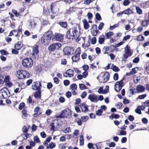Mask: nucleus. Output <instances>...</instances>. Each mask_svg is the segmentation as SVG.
<instances>
[{"label": "nucleus", "mask_w": 149, "mask_h": 149, "mask_svg": "<svg viewBox=\"0 0 149 149\" xmlns=\"http://www.w3.org/2000/svg\"><path fill=\"white\" fill-rule=\"evenodd\" d=\"M52 33L51 32H47L45 33L41 38V43L45 45L49 44L51 39L52 40Z\"/></svg>", "instance_id": "nucleus-1"}, {"label": "nucleus", "mask_w": 149, "mask_h": 149, "mask_svg": "<svg viewBox=\"0 0 149 149\" xmlns=\"http://www.w3.org/2000/svg\"><path fill=\"white\" fill-rule=\"evenodd\" d=\"M75 26H74L72 29L70 28L69 29L67 32L66 37L68 39H70L75 38L76 36V33L78 31L77 30V26L78 24H75Z\"/></svg>", "instance_id": "nucleus-2"}, {"label": "nucleus", "mask_w": 149, "mask_h": 149, "mask_svg": "<svg viewBox=\"0 0 149 149\" xmlns=\"http://www.w3.org/2000/svg\"><path fill=\"white\" fill-rule=\"evenodd\" d=\"M22 65L25 68L31 67L33 64V60L30 58H26L24 59L22 61Z\"/></svg>", "instance_id": "nucleus-3"}, {"label": "nucleus", "mask_w": 149, "mask_h": 149, "mask_svg": "<svg viewBox=\"0 0 149 149\" xmlns=\"http://www.w3.org/2000/svg\"><path fill=\"white\" fill-rule=\"evenodd\" d=\"M61 43L58 42L53 43L50 45L48 47V50L49 52H54L58 50L61 47Z\"/></svg>", "instance_id": "nucleus-4"}, {"label": "nucleus", "mask_w": 149, "mask_h": 149, "mask_svg": "<svg viewBox=\"0 0 149 149\" xmlns=\"http://www.w3.org/2000/svg\"><path fill=\"white\" fill-rule=\"evenodd\" d=\"M29 75V73L25 70H19L17 71V76L20 79L28 77Z\"/></svg>", "instance_id": "nucleus-5"}, {"label": "nucleus", "mask_w": 149, "mask_h": 149, "mask_svg": "<svg viewBox=\"0 0 149 149\" xmlns=\"http://www.w3.org/2000/svg\"><path fill=\"white\" fill-rule=\"evenodd\" d=\"M125 79V78L123 77L120 80L117 81L114 86V89L116 92L120 91L124 86L123 81Z\"/></svg>", "instance_id": "nucleus-6"}, {"label": "nucleus", "mask_w": 149, "mask_h": 149, "mask_svg": "<svg viewBox=\"0 0 149 149\" xmlns=\"http://www.w3.org/2000/svg\"><path fill=\"white\" fill-rule=\"evenodd\" d=\"M52 40H55L56 41H61L64 38V35L58 33H55V35L52 34Z\"/></svg>", "instance_id": "nucleus-7"}, {"label": "nucleus", "mask_w": 149, "mask_h": 149, "mask_svg": "<svg viewBox=\"0 0 149 149\" xmlns=\"http://www.w3.org/2000/svg\"><path fill=\"white\" fill-rule=\"evenodd\" d=\"M42 86L39 81H36L34 82L32 85V89L34 90H41Z\"/></svg>", "instance_id": "nucleus-8"}, {"label": "nucleus", "mask_w": 149, "mask_h": 149, "mask_svg": "<svg viewBox=\"0 0 149 149\" xmlns=\"http://www.w3.org/2000/svg\"><path fill=\"white\" fill-rule=\"evenodd\" d=\"M77 53L74 56H72L71 58L73 62H77L79 60L80 58V55L81 53L80 48L79 47L77 48Z\"/></svg>", "instance_id": "nucleus-9"}, {"label": "nucleus", "mask_w": 149, "mask_h": 149, "mask_svg": "<svg viewBox=\"0 0 149 149\" xmlns=\"http://www.w3.org/2000/svg\"><path fill=\"white\" fill-rule=\"evenodd\" d=\"M89 117L87 116H81V118H78L77 119L78 120L77 121V123L79 126L81 125L83 122H86L88 119Z\"/></svg>", "instance_id": "nucleus-10"}, {"label": "nucleus", "mask_w": 149, "mask_h": 149, "mask_svg": "<svg viewBox=\"0 0 149 149\" xmlns=\"http://www.w3.org/2000/svg\"><path fill=\"white\" fill-rule=\"evenodd\" d=\"M88 99L91 102L96 103L98 101V96L94 93L89 95Z\"/></svg>", "instance_id": "nucleus-11"}, {"label": "nucleus", "mask_w": 149, "mask_h": 149, "mask_svg": "<svg viewBox=\"0 0 149 149\" xmlns=\"http://www.w3.org/2000/svg\"><path fill=\"white\" fill-rule=\"evenodd\" d=\"M39 46L38 45H36L33 49L32 51V56L34 57L36 59L38 58V55L39 51L38 49Z\"/></svg>", "instance_id": "nucleus-12"}, {"label": "nucleus", "mask_w": 149, "mask_h": 149, "mask_svg": "<svg viewBox=\"0 0 149 149\" xmlns=\"http://www.w3.org/2000/svg\"><path fill=\"white\" fill-rule=\"evenodd\" d=\"M74 48L71 47H65L63 49V52L64 54L65 55H69L71 54V52L72 50L73 52L74 50Z\"/></svg>", "instance_id": "nucleus-13"}, {"label": "nucleus", "mask_w": 149, "mask_h": 149, "mask_svg": "<svg viewBox=\"0 0 149 149\" xmlns=\"http://www.w3.org/2000/svg\"><path fill=\"white\" fill-rule=\"evenodd\" d=\"M79 107L81 109L82 112H86L89 111L88 106L85 104V103H82L80 104Z\"/></svg>", "instance_id": "nucleus-14"}, {"label": "nucleus", "mask_w": 149, "mask_h": 149, "mask_svg": "<svg viewBox=\"0 0 149 149\" xmlns=\"http://www.w3.org/2000/svg\"><path fill=\"white\" fill-rule=\"evenodd\" d=\"M146 89V88L144 86L142 85H137L136 89L137 93H139L144 92Z\"/></svg>", "instance_id": "nucleus-15"}, {"label": "nucleus", "mask_w": 149, "mask_h": 149, "mask_svg": "<svg viewBox=\"0 0 149 149\" xmlns=\"http://www.w3.org/2000/svg\"><path fill=\"white\" fill-rule=\"evenodd\" d=\"M109 74L108 72H106L102 76L103 78V83H105L108 81L109 78Z\"/></svg>", "instance_id": "nucleus-16"}, {"label": "nucleus", "mask_w": 149, "mask_h": 149, "mask_svg": "<svg viewBox=\"0 0 149 149\" xmlns=\"http://www.w3.org/2000/svg\"><path fill=\"white\" fill-rule=\"evenodd\" d=\"M63 111L65 118L67 117L68 116H70L72 114V111L69 109H65L63 110Z\"/></svg>", "instance_id": "nucleus-17"}, {"label": "nucleus", "mask_w": 149, "mask_h": 149, "mask_svg": "<svg viewBox=\"0 0 149 149\" xmlns=\"http://www.w3.org/2000/svg\"><path fill=\"white\" fill-rule=\"evenodd\" d=\"M37 91H36L33 94L34 96L36 98V99L40 98L41 97V90Z\"/></svg>", "instance_id": "nucleus-18"}, {"label": "nucleus", "mask_w": 149, "mask_h": 149, "mask_svg": "<svg viewBox=\"0 0 149 149\" xmlns=\"http://www.w3.org/2000/svg\"><path fill=\"white\" fill-rule=\"evenodd\" d=\"M82 22L83 23L84 29L85 30L88 29L89 27L90 26L87 20L85 19H83Z\"/></svg>", "instance_id": "nucleus-19"}, {"label": "nucleus", "mask_w": 149, "mask_h": 149, "mask_svg": "<svg viewBox=\"0 0 149 149\" xmlns=\"http://www.w3.org/2000/svg\"><path fill=\"white\" fill-rule=\"evenodd\" d=\"M125 53L126 54H128L131 53L132 55L133 52L131 51L130 48L128 45H127L125 48Z\"/></svg>", "instance_id": "nucleus-20"}, {"label": "nucleus", "mask_w": 149, "mask_h": 149, "mask_svg": "<svg viewBox=\"0 0 149 149\" xmlns=\"http://www.w3.org/2000/svg\"><path fill=\"white\" fill-rule=\"evenodd\" d=\"M120 117V116L118 114L115 113H112L111 116H109V118L111 120H113V118L117 119L119 118Z\"/></svg>", "instance_id": "nucleus-21"}, {"label": "nucleus", "mask_w": 149, "mask_h": 149, "mask_svg": "<svg viewBox=\"0 0 149 149\" xmlns=\"http://www.w3.org/2000/svg\"><path fill=\"white\" fill-rule=\"evenodd\" d=\"M105 36L104 35H100L98 38V42L99 44H102L105 41Z\"/></svg>", "instance_id": "nucleus-22"}, {"label": "nucleus", "mask_w": 149, "mask_h": 149, "mask_svg": "<svg viewBox=\"0 0 149 149\" xmlns=\"http://www.w3.org/2000/svg\"><path fill=\"white\" fill-rule=\"evenodd\" d=\"M55 117L56 118H65V115H64L63 111V110L59 114H57L55 116Z\"/></svg>", "instance_id": "nucleus-23"}, {"label": "nucleus", "mask_w": 149, "mask_h": 149, "mask_svg": "<svg viewBox=\"0 0 149 149\" xmlns=\"http://www.w3.org/2000/svg\"><path fill=\"white\" fill-rule=\"evenodd\" d=\"M23 45H22V42L20 41L18 42L14 46L15 49H17L18 50H19L22 47Z\"/></svg>", "instance_id": "nucleus-24"}, {"label": "nucleus", "mask_w": 149, "mask_h": 149, "mask_svg": "<svg viewBox=\"0 0 149 149\" xmlns=\"http://www.w3.org/2000/svg\"><path fill=\"white\" fill-rule=\"evenodd\" d=\"M58 24L64 28H66L68 26L67 23L66 22H60L58 23Z\"/></svg>", "instance_id": "nucleus-25"}, {"label": "nucleus", "mask_w": 149, "mask_h": 149, "mask_svg": "<svg viewBox=\"0 0 149 149\" xmlns=\"http://www.w3.org/2000/svg\"><path fill=\"white\" fill-rule=\"evenodd\" d=\"M56 145L54 143L51 142L48 145L46 146V148L47 149H52L56 147Z\"/></svg>", "instance_id": "nucleus-26"}, {"label": "nucleus", "mask_w": 149, "mask_h": 149, "mask_svg": "<svg viewBox=\"0 0 149 149\" xmlns=\"http://www.w3.org/2000/svg\"><path fill=\"white\" fill-rule=\"evenodd\" d=\"M113 33L111 31H109L107 33H105V35L106 38L107 39H110L111 37L113 35Z\"/></svg>", "instance_id": "nucleus-27"}, {"label": "nucleus", "mask_w": 149, "mask_h": 149, "mask_svg": "<svg viewBox=\"0 0 149 149\" xmlns=\"http://www.w3.org/2000/svg\"><path fill=\"white\" fill-rule=\"evenodd\" d=\"M123 13L126 15H130L132 13V10L129 8L124 10L123 11Z\"/></svg>", "instance_id": "nucleus-28"}, {"label": "nucleus", "mask_w": 149, "mask_h": 149, "mask_svg": "<svg viewBox=\"0 0 149 149\" xmlns=\"http://www.w3.org/2000/svg\"><path fill=\"white\" fill-rule=\"evenodd\" d=\"M111 69L114 72H118L120 71V69L116 66L113 64H112V66Z\"/></svg>", "instance_id": "nucleus-29"}, {"label": "nucleus", "mask_w": 149, "mask_h": 149, "mask_svg": "<svg viewBox=\"0 0 149 149\" xmlns=\"http://www.w3.org/2000/svg\"><path fill=\"white\" fill-rule=\"evenodd\" d=\"M131 53L128 54H125L123 55V58L122 59V61H124L125 62L126 61V59L128 58V57L131 56H132Z\"/></svg>", "instance_id": "nucleus-30"}, {"label": "nucleus", "mask_w": 149, "mask_h": 149, "mask_svg": "<svg viewBox=\"0 0 149 149\" xmlns=\"http://www.w3.org/2000/svg\"><path fill=\"white\" fill-rule=\"evenodd\" d=\"M79 88L81 90H83L86 89H88L86 85L83 84H79Z\"/></svg>", "instance_id": "nucleus-31"}, {"label": "nucleus", "mask_w": 149, "mask_h": 149, "mask_svg": "<svg viewBox=\"0 0 149 149\" xmlns=\"http://www.w3.org/2000/svg\"><path fill=\"white\" fill-rule=\"evenodd\" d=\"M84 138L83 137V136L82 135H81L80 136L79 139L80 141V145L81 146H83L84 145Z\"/></svg>", "instance_id": "nucleus-32"}, {"label": "nucleus", "mask_w": 149, "mask_h": 149, "mask_svg": "<svg viewBox=\"0 0 149 149\" xmlns=\"http://www.w3.org/2000/svg\"><path fill=\"white\" fill-rule=\"evenodd\" d=\"M129 90L130 92V93L132 95H133L134 93H137V92L136 91H134L135 90V88L132 86H130Z\"/></svg>", "instance_id": "nucleus-33"}, {"label": "nucleus", "mask_w": 149, "mask_h": 149, "mask_svg": "<svg viewBox=\"0 0 149 149\" xmlns=\"http://www.w3.org/2000/svg\"><path fill=\"white\" fill-rule=\"evenodd\" d=\"M101 19L102 18L100 14L98 13H97L95 15V21L96 22V20L98 21H100Z\"/></svg>", "instance_id": "nucleus-34"}, {"label": "nucleus", "mask_w": 149, "mask_h": 149, "mask_svg": "<svg viewBox=\"0 0 149 149\" xmlns=\"http://www.w3.org/2000/svg\"><path fill=\"white\" fill-rule=\"evenodd\" d=\"M77 88V84L75 83L72 84L70 85V88L72 90H76Z\"/></svg>", "instance_id": "nucleus-35"}, {"label": "nucleus", "mask_w": 149, "mask_h": 149, "mask_svg": "<svg viewBox=\"0 0 149 149\" xmlns=\"http://www.w3.org/2000/svg\"><path fill=\"white\" fill-rule=\"evenodd\" d=\"M145 39V38L143 36L141 35H140L139 36H137L136 38V40L139 41H142Z\"/></svg>", "instance_id": "nucleus-36"}, {"label": "nucleus", "mask_w": 149, "mask_h": 149, "mask_svg": "<svg viewBox=\"0 0 149 149\" xmlns=\"http://www.w3.org/2000/svg\"><path fill=\"white\" fill-rule=\"evenodd\" d=\"M149 23V21L147 19V20L143 21L141 24L143 26L145 27L147 26L148 25Z\"/></svg>", "instance_id": "nucleus-37"}, {"label": "nucleus", "mask_w": 149, "mask_h": 149, "mask_svg": "<svg viewBox=\"0 0 149 149\" xmlns=\"http://www.w3.org/2000/svg\"><path fill=\"white\" fill-rule=\"evenodd\" d=\"M22 118H25L28 115V114L27 113L26 110L25 109H23L22 111Z\"/></svg>", "instance_id": "nucleus-38"}, {"label": "nucleus", "mask_w": 149, "mask_h": 149, "mask_svg": "<svg viewBox=\"0 0 149 149\" xmlns=\"http://www.w3.org/2000/svg\"><path fill=\"white\" fill-rule=\"evenodd\" d=\"M0 52L2 55H6L9 54V53L6 50L4 49H2L0 50Z\"/></svg>", "instance_id": "nucleus-39"}, {"label": "nucleus", "mask_w": 149, "mask_h": 149, "mask_svg": "<svg viewBox=\"0 0 149 149\" xmlns=\"http://www.w3.org/2000/svg\"><path fill=\"white\" fill-rule=\"evenodd\" d=\"M109 86L108 85H107L105 86V88L103 90V94H106L109 92Z\"/></svg>", "instance_id": "nucleus-40"}, {"label": "nucleus", "mask_w": 149, "mask_h": 149, "mask_svg": "<svg viewBox=\"0 0 149 149\" xmlns=\"http://www.w3.org/2000/svg\"><path fill=\"white\" fill-rule=\"evenodd\" d=\"M3 81L4 82L6 83L10 81V76L8 75H6L5 77V78L3 77Z\"/></svg>", "instance_id": "nucleus-41"}, {"label": "nucleus", "mask_w": 149, "mask_h": 149, "mask_svg": "<svg viewBox=\"0 0 149 149\" xmlns=\"http://www.w3.org/2000/svg\"><path fill=\"white\" fill-rule=\"evenodd\" d=\"M110 47L104 46L102 49V51H104V54H107V51H109L110 50Z\"/></svg>", "instance_id": "nucleus-42"}, {"label": "nucleus", "mask_w": 149, "mask_h": 149, "mask_svg": "<svg viewBox=\"0 0 149 149\" xmlns=\"http://www.w3.org/2000/svg\"><path fill=\"white\" fill-rule=\"evenodd\" d=\"M32 28H34L35 27L36 23L35 22L33 19H31L29 22Z\"/></svg>", "instance_id": "nucleus-43"}, {"label": "nucleus", "mask_w": 149, "mask_h": 149, "mask_svg": "<svg viewBox=\"0 0 149 149\" xmlns=\"http://www.w3.org/2000/svg\"><path fill=\"white\" fill-rule=\"evenodd\" d=\"M103 113V111L100 109H98L96 111L95 113L97 116H100Z\"/></svg>", "instance_id": "nucleus-44"}, {"label": "nucleus", "mask_w": 149, "mask_h": 149, "mask_svg": "<svg viewBox=\"0 0 149 149\" xmlns=\"http://www.w3.org/2000/svg\"><path fill=\"white\" fill-rule=\"evenodd\" d=\"M119 24H114L113 26H110L109 29L110 30H111L114 29L115 28L118 27L119 26Z\"/></svg>", "instance_id": "nucleus-45"}, {"label": "nucleus", "mask_w": 149, "mask_h": 149, "mask_svg": "<svg viewBox=\"0 0 149 149\" xmlns=\"http://www.w3.org/2000/svg\"><path fill=\"white\" fill-rule=\"evenodd\" d=\"M33 140L36 143H38L40 142V140L37 136H36L33 138Z\"/></svg>", "instance_id": "nucleus-46"}, {"label": "nucleus", "mask_w": 149, "mask_h": 149, "mask_svg": "<svg viewBox=\"0 0 149 149\" xmlns=\"http://www.w3.org/2000/svg\"><path fill=\"white\" fill-rule=\"evenodd\" d=\"M136 9L137 13L140 15L142 14V10L139 7H136Z\"/></svg>", "instance_id": "nucleus-47"}, {"label": "nucleus", "mask_w": 149, "mask_h": 149, "mask_svg": "<svg viewBox=\"0 0 149 149\" xmlns=\"http://www.w3.org/2000/svg\"><path fill=\"white\" fill-rule=\"evenodd\" d=\"M91 44L93 45H94L97 42L96 38L95 37H93L91 40Z\"/></svg>", "instance_id": "nucleus-48"}, {"label": "nucleus", "mask_w": 149, "mask_h": 149, "mask_svg": "<svg viewBox=\"0 0 149 149\" xmlns=\"http://www.w3.org/2000/svg\"><path fill=\"white\" fill-rule=\"evenodd\" d=\"M25 106V104L24 102H22L21 103L18 107V108L20 110H22Z\"/></svg>", "instance_id": "nucleus-49"}, {"label": "nucleus", "mask_w": 149, "mask_h": 149, "mask_svg": "<svg viewBox=\"0 0 149 149\" xmlns=\"http://www.w3.org/2000/svg\"><path fill=\"white\" fill-rule=\"evenodd\" d=\"M130 3V2L129 0H124L123 3V5L126 6L128 5Z\"/></svg>", "instance_id": "nucleus-50"}, {"label": "nucleus", "mask_w": 149, "mask_h": 149, "mask_svg": "<svg viewBox=\"0 0 149 149\" xmlns=\"http://www.w3.org/2000/svg\"><path fill=\"white\" fill-rule=\"evenodd\" d=\"M82 68L84 70L87 71L89 68V67L87 65H84L82 66Z\"/></svg>", "instance_id": "nucleus-51"}, {"label": "nucleus", "mask_w": 149, "mask_h": 149, "mask_svg": "<svg viewBox=\"0 0 149 149\" xmlns=\"http://www.w3.org/2000/svg\"><path fill=\"white\" fill-rule=\"evenodd\" d=\"M140 61V58L139 57H137L134 58V59L133 60V62L137 63L139 62Z\"/></svg>", "instance_id": "nucleus-52"}, {"label": "nucleus", "mask_w": 149, "mask_h": 149, "mask_svg": "<svg viewBox=\"0 0 149 149\" xmlns=\"http://www.w3.org/2000/svg\"><path fill=\"white\" fill-rule=\"evenodd\" d=\"M12 12V13L15 15L16 17H17L19 15V13H17V11L13 9Z\"/></svg>", "instance_id": "nucleus-53"}, {"label": "nucleus", "mask_w": 149, "mask_h": 149, "mask_svg": "<svg viewBox=\"0 0 149 149\" xmlns=\"http://www.w3.org/2000/svg\"><path fill=\"white\" fill-rule=\"evenodd\" d=\"M17 49H12V53L13 54H17L19 53Z\"/></svg>", "instance_id": "nucleus-54"}, {"label": "nucleus", "mask_w": 149, "mask_h": 149, "mask_svg": "<svg viewBox=\"0 0 149 149\" xmlns=\"http://www.w3.org/2000/svg\"><path fill=\"white\" fill-rule=\"evenodd\" d=\"M104 24L103 22H100L98 27L99 30H101L102 29L104 26Z\"/></svg>", "instance_id": "nucleus-55"}, {"label": "nucleus", "mask_w": 149, "mask_h": 149, "mask_svg": "<svg viewBox=\"0 0 149 149\" xmlns=\"http://www.w3.org/2000/svg\"><path fill=\"white\" fill-rule=\"evenodd\" d=\"M103 88L102 86L100 87L98 89L97 92L99 94H103Z\"/></svg>", "instance_id": "nucleus-56"}, {"label": "nucleus", "mask_w": 149, "mask_h": 149, "mask_svg": "<svg viewBox=\"0 0 149 149\" xmlns=\"http://www.w3.org/2000/svg\"><path fill=\"white\" fill-rule=\"evenodd\" d=\"M147 94H142L139 95L138 98L141 100L145 98L147 96Z\"/></svg>", "instance_id": "nucleus-57"}, {"label": "nucleus", "mask_w": 149, "mask_h": 149, "mask_svg": "<svg viewBox=\"0 0 149 149\" xmlns=\"http://www.w3.org/2000/svg\"><path fill=\"white\" fill-rule=\"evenodd\" d=\"M54 123H52L50 124V126L51 127L50 130L51 131H55V126L54 125Z\"/></svg>", "instance_id": "nucleus-58"}, {"label": "nucleus", "mask_w": 149, "mask_h": 149, "mask_svg": "<svg viewBox=\"0 0 149 149\" xmlns=\"http://www.w3.org/2000/svg\"><path fill=\"white\" fill-rule=\"evenodd\" d=\"M70 84V81L67 79L63 81V84L65 86H67L69 85Z\"/></svg>", "instance_id": "nucleus-59"}, {"label": "nucleus", "mask_w": 149, "mask_h": 149, "mask_svg": "<svg viewBox=\"0 0 149 149\" xmlns=\"http://www.w3.org/2000/svg\"><path fill=\"white\" fill-rule=\"evenodd\" d=\"M110 49L111 50V51L112 52H113L114 51L116 50V48H117L116 47V45H111L110 46Z\"/></svg>", "instance_id": "nucleus-60"}, {"label": "nucleus", "mask_w": 149, "mask_h": 149, "mask_svg": "<svg viewBox=\"0 0 149 149\" xmlns=\"http://www.w3.org/2000/svg\"><path fill=\"white\" fill-rule=\"evenodd\" d=\"M87 16L88 19L89 20L91 19L93 17V15L92 14L91 12H88L87 14Z\"/></svg>", "instance_id": "nucleus-61"}, {"label": "nucleus", "mask_w": 149, "mask_h": 149, "mask_svg": "<svg viewBox=\"0 0 149 149\" xmlns=\"http://www.w3.org/2000/svg\"><path fill=\"white\" fill-rule=\"evenodd\" d=\"M123 103L125 104H128L130 103V100L126 98H125L123 99Z\"/></svg>", "instance_id": "nucleus-62"}, {"label": "nucleus", "mask_w": 149, "mask_h": 149, "mask_svg": "<svg viewBox=\"0 0 149 149\" xmlns=\"http://www.w3.org/2000/svg\"><path fill=\"white\" fill-rule=\"evenodd\" d=\"M118 79V75L117 73H115L113 76V79L115 81H117Z\"/></svg>", "instance_id": "nucleus-63"}, {"label": "nucleus", "mask_w": 149, "mask_h": 149, "mask_svg": "<svg viewBox=\"0 0 149 149\" xmlns=\"http://www.w3.org/2000/svg\"><path fill=\"white\" fill-rule=\"evenodd\" d=\"M135 112L136 113L139 114H142L141 110L139 108L137 107V108L135 109Z\"/></svg>", "instance_id": "nucleus-64"}]
</instances>
